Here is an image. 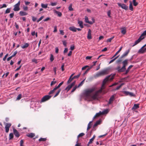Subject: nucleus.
Returning a JSON list of instances; mask_svg holds the SVG:
<instances>
[{
  "label": "nucleus",
  "instance_id": "obj_32",
  "mask_svg": "<svg viewBox=\"0 0 146 146\" xmlns=\"http://www.w3.org/2000/svg\"><path fill=\"white\" fill-rule=\"evenodd\" d=\"M108 112V109H106L103 111L102 112H101V113L102 115H103L105 114H107Z\"/></svg>",
  "mask_w": 146,
  "mask_h": 146
},
{
  "label": "nucleus",
  "instance_id": "obj_6",
  "mask_svg": "<svg viewBox=\"0 0 146 146\" xmlns=\"http://www.w3.org/2000/svg\"><path fill=\"white\" fill-rule=\"evenodd\" d=\"M20 1H19L17 3L14 5L13 10L15 11H18L20 10Z\"/></svg>",
  "mask_w": 146,
  "mask_h": 146
},
{
  "label": "nucleus",
  "instance_id": "obj_17",
  "mask_svg": "<svg viewBox=\"0 0 146 146\" xmlns=\"http://www.w3.org/2000/svg\"><path fill=\"white\" fill-rule=\"evenodd\" d=\"M129 50H128L127 51L125 52L121 56V58H124L127 56L129 52Z\"/></svg>",
  "mask_w": 146,
  "mask_h": 146
},
{
  "label": "nucleus",
  "instance_id": "obj_14",
  "mask_svg": "<svg viewBox=\"0 0 146 146\" xmlns=\"http://www.w3.org/2000/svg\"><path fill=\"white\" fill-rule=\"evenodd\" d=\"M115 70H117L118 72H123L125 71L122 68V67L121 68L120 66H118L115 68Z\"/></svg>",
  "mask_w": 146,
  "mask_h": 146
},
{
  "label": "nucleus",
  "instance_id": "obj_15",
  "mask_svg": "<svg viewBox=\"0 0 146 146\" xmlns=\"http://www.w3.org/2000/svg\"><path fill=\"white\" fill-rule=\"evenodd\" d=\"M13 133L15 136L17 137H19L20 136V135L17 131L15 129H13Z\"/></svg>",
  "mask_w": 146,
  "mask_h": 146
},
{
  "label": "nucleus",
  "instance_id": "obj_52",
  "mask_svg": "<svg viewBox=\"0 0 146 146\" xmlns=\"http://www.w3.org/2000/svg\"><path fill=\"white\" fill-rule=\"evenodd\" d=\"M119 56H116L115 58H114L113 59L111 60L109 62V63L110 64V63L113 62L117 58H118Z\"/></svg>",
  "mask_w": 146,
  "mask_h": 146
},
{
  "label": "nucleus",
  "instance_id": "obj_62",
  "mask_svg": "<svg viewBox=\"0 0 146 146\" xmlns=\"http://www.w3.org/2000/svg\"><path fill=\"white\" fill-rule=\"evenodd\" d=\"M62 42H63V44L65 46V47L66 46L67 42L66 41H65V40L63 41H62Z\"/></svg>",
  "mask_w": 146,
  "mask_h": 146
},
{
  "label": "nucleus",
  "instance_id": "obj_59",
  "mask_svg": "<svg viewBox=\"0 0 146 146\" xmlns=\"http://www.w3.org/2000/svg\"><path fill=\"white\" fill-rule=\"evenodd\" d=\"M107 14H108V16L109 17H111V15H111V11L110 10H109L108 11V12H107Z\"/></svg>",
  "mask_w": 146,
  "mask_h": 146
},
{
  "label": "nucleus",
  "instance_id": "obj_4",
  "mask_svg": "<svg viewBox=\"0 0 146 146\" xmlns=\"http://www.w3.org/2000/svg\"><path fill=\"white\" fill-rule=\"evenodd\" d=\"M146 35V31H145L141 35L139 38L138 39L135 41V44H133L132 46H133L137 44H138L139 42L140 41L143 39L144 38V36Z\"/></svg>",
  "mask_w": 146,
  "mask_h": 146
},
{
  "label": "nucleus",
  "instance_id": "obj_9",
  "mask_svg": "<svg viewBox=\"0 0 146 146\" xmlns=\"http://www.w3.org/2000/svg\"><path fill=\"white\" fill-rule=\"evenodd\" d=\"M105 88V85H103V84H102L101 89L98 91L100 93H101L102 92L103 94H105L107 92V91H106L105 90H103Z\"/></svg>",
  "mask_w": 146,
  "mask_h": 146
},
{
  "label": "nucleus",
  "instance_id": "obj_46",
  "mask_svg": "<svg viewBox=\"0 0 146 146\" xmlns=\"http://www.w3.org/2000/svg\"><path fill=\"white\" fill-rule=\"evenodd\" d=\"M114 36H113L110 38L108 39L107 40V42H111V40L114 38Z\"/></svg>",
  "mask_w": 146,
  "mask_h": 146
},
{
  "label": "nucleus",
  "instance_id": "obj_37",
  "mask_svg": "<svg viewBox=\"0 0 146 146\" xmlns=\"http://www.w3.org/2000/svg\"><path fill=\"white\" fill-rule=\"evenodd\" d=\"M22 95L21 94H19L16 100H20L22 98Z\"/></svg>",
  "mask_w": 146,
  "mask_h": 146
},
{
  "label": "nucleus",
  "instance_id": "obj_48",
  "mask_svg": "<svg viewBox=\"0 0 146 146\" xmlns=\"http://www.w3.org/2000/svg\"><path fill=\"white\" fill-rule=\"evenodd\" d=\"M78 88V86H77V85H76L73 88L72 90L71 91V92L72 93L74 92L76 90V89Z\"/></svg>",
  "mask_w": 146,
  "mask_h": 146
},
{
  "label": "nucleus",
  "instance_id": "obj_28",
  "mask_svg": "<svg viewBox=\"0 0 146 146\" xmlns=\"http://www.w3.org/2000/svg\"><path fill=\"white\" fill-rule=\"evenodd\" d=\"M29 44L28 43H25L23 45L21 46V47L22 48L24 49L28 47Z\"/></svg>",
  "mask_w": 146,
  "mask_h": 146
},
{
  "label": "nucleus",
  "instance_id": "obj_13",
  "mask_svg": "<svg viewBox=\"0 0 146 146\" xmlns=\"http://www.w3.org/2000/svg\"><path fill=\"white\" fill-rule=\"evenodd\" d=\"M146 46V44L144 45L138 51V52L139 53H144L145 52V51L146 50V47L144 49L143 48Z\"/></svg>",
  "mask_w": 146,
  "mask_h": 146
},
{
  "label": "nucleus",
  "instance_id": "obj_47",
  "mask_svg": "<svg viewBox=\"0 0 146 146\" xmlns=\"http://www.w3.org/2000/svg\"><path fill=\"white\" fill-rule=\"evenodd\" d=\"M84 80H83L78 85V87H79L80 86H81L84 83Z\"/></svg>",
  "mask_w": 146,
  "mask_h": 146
},
{
  "label": "nucleus",
  "instance_id": "obj_27",
  "mask_svg": "<svg viewBox=\"0 0 146 146\" xmlns=\"http://www.w3.org/2000/svg\"><path fill=\"white\" fill-rule=\"evenodd\" d=\"M102 115L101 113V112L100 111L99 112L97 113L94 117V119H95V118H96L97 117H98L100 116L101 115Z\"/></svg>",
  "mask_w": 146,
  "mask_h": 146
},
{
  "label": "nucleus",
  "instance_id": "obj_49",
  "mask_svg": "<svg viewBox=\"0 0 146 146\" xmlns=\"http://www.w3.org/2000/svg\"><path fill=\"white\" fill-rule=\"evenodd\" d=\"M17 53V51H15L14 52H12V53H13V55L11 56H12L13 57L14 56H15L16 55V54Z\"/></svg>",
  "mask_w": 146,
  "mask_h": 146
},
{
  "label": "nucleus",
  "instance_id": "obj_63",
  "mask_svg": "<svg viewBox=\"0 0 146 146\" xmlns=\"http://www.w3.org/2000/svg\"><path fill=\"white\" fill-rule=\"evenodd\" d=\"M8 54H7L5 56V57L3 58V60L4 61H5L6 58H7V56H8Z\"/></svg>",
  "mask_w": 146,
  "mask_h": 146
},
{
  "label": "nucleus",
  "instance_id": "obj_30",
  "mask_svg": "<svg viewBox=\"0 0 146 146\" xmlns=\"http://www.w3.org/2000/svg\"><path fill=\"white\" fill-rule=\"evenodd\" d=\"M78 24L79 25L80 27L81 28H83V22L82 21H79L78 22Z\"/></svg>",
  "mask_w": 146,
  "mask_h": 146
},
{
  "label": "nucleus",
  "instance_id": "obj_36",
  "mask_svg": "<svg viewBox=\"0 0 146 146\" xmlns=\"http://www.w3.org/2000/svg\"><path fill=\"white\" fill-rule=\"evenodd\" d=\"M130 4L129 6V9L130 10L132 11L133 10V6L131 2V1H130Z\"/></svg>",
  "mask_w": 146,
  "mask_h": 146
},
{
  "label": "nucleus",
  "instance_id": "obj_39",
  "mask_svg": "<svg viewBox=\"0 0 146 146\" xmlns=\"http://www.w3.org/2000/svg\"><path fill=\"white\" fill-rule=\"evenodd\" d=\"M133 3L134 6H136L138 5V3L136 2V0H133Z\"/></svg>",
  "mask_w": 146,
  "mask_h": 146
},
{
  "label": "nucleus",
  "instance_id": "obj_53",
  "mask_svg": "<svg viewBox=\"0 0 146 146\" xmlns=\"http://www.w3.org/2000/svg\"><path fill=\"white\" fill-rule=\"evenodd\" d=\"M74 79L73 78H71V77H70L68 80L67 81V83L69 84L72 81L73 79Z\"/></svg>",
  "mask_w": 146,
  "mask_h": 146
},
{
  "label": "nucleus",
  "instance_id": "obj_7",
  "mask_svg": "<svg viewBox=\"0 0 146 146\" xmlns=\"http://www.w3.org/2000/svg\"><path fill=\"white\" fill-rule=\"evenodd\" d=\"M51 96L48 95H46L43 97L41 100V102H44L49 100L51 97Z\"/></svg>",
  "mask_w": 146,
  "mask_h": 146
},
{
  "label": "nucleus",
  "instance_id": "obj_12",
  "mask_svg": "<svg viewBox=\"0 0 146 146\" xmlns=\"http://www.w3.org/2000/svg\"><path fill=\"white\" fill-rule=\"evenodd\" d=\"M123 93L126 95H129L131 97H135V95L133 93L129 92L127 91H124Z\"/></svg>",
  "mask_w": 146,
  "mask_h": 146
},
{
  "label": "nucleus",
  "instance_id": "obj_21",
  "mask_svg": "<svg viewBox=\"0 0 146 146\" xmlns=\"http://www.w3.org/2000/svg\"><path fill=\"white\" fill-rule=\"evenodd\" d=\"M88 38L90 39L91 38V31L90 29H89L87 36Z\"/></svg>",
  "mask_w": 146,
  "mask_h": 146
},
{
  "label": "nucleus",
  "instance_id": "obj_10",
  "mask_svg": "<svg viewBox=\"0 0 146 146\" xmlns=\"http://www.w3.org/2000/svg\"><path fill=\"white\" fill-rule=\"evenodd\" d=\"M5 125V131L6 133H8L9 131V128L11 125V124L9 123H6Z\"/></svg>",
  "mask_w": 146,
  "mask_h": 146
},
{
  "label": "nucleus",
  "instance_id": "obj_40",
  "mask_svg": "<svg viewBox=\"0 0 146 146\" xmlns=\"http://www.w3.org/2000/svg\"><path fill=\"white\" fill-rule=\"evenodd\" d=\"M72 4H70L68 7V9L70 11H73V9L72 7Z\"/></svg>",
  "mask_w": 146,
  "mask_h": 146
},
{
  "label": "nucleus",
  "instance_id": "obj_61",
  "mask_svg": "<svg viewBox=\"0 0 146 146\" xmlns=\"http://www.w3.org/2000/svg\"><path fill=\"white\" fill-rule=\"evenodd\" d=\"M14 16V13H11L9 15V16H10V18H12Z\"/></svg>",
  "mask_w": 146,
  "mask_h": 146
},
{
  "label": "nucleus",
  "instance_id": "obj_50",
  "mask_svg": "<svg viewBox=\"0 0 146 146\" xmlns=\"http://www.w3.org/2000/svg\"><path fill=\"white\" fill-rule=\"evenodd\" d=\"M63 82H62L60 83L57 86H56L57 89L59 88L60 86L63 84Z\"/></svg>",
  "mask_w": 146,
  "mask_h": 146
},
{
  "label": "nucleus",
  "instance_id": "obj_42",
  "mask_svg": "<svg viewBox=\"0 0 146 146\" xmlns=\"http://www.w3.org/2000/svg\"><path fill=\"white\" fill-rule=\"evenodd\" d=\"M47 139L46 138H40V139H39V141H45Z\"/></svg>",
  "mask_w": 146,
  "mask_h": 146
},
{
  "label": "nucleus",
  "instance_id": "obj_60",
  "mask_svg": "<svg viewBox=\"0 0 146 146\" xmlns=\"http://www.w3.org/2000/svg\"><path fill=\"white\" fill-rule=\"evenodd\" d=\"M64 64H63L61 66V70L62 71H63L64 70Z\"/></svg>",
  "mask_w": 146,
  "mask_h": 146
},
{
  "label": "nucleus",
  "instance_id": "obj_34",
  "mask_svg": "<svg viewBox=\"0 0 146 146\" xmlns=\"http://www.w3.org/2000/svg\"><path fill=\"white\" fill-rule=\"evenodd\" d=\"M72 86L70 84L66 88L65 90H67V91H68L72 87Z\"/></svg>",
  "mask_w": 146,
  "mask_h": 146
},
{
  "label": "nucleus",
  "instance_id": "obj_38",
  "mask_svg": "<svg viewBox=\"0 0 146 146\" xmlns=\"http://www.w3.org/2000/svg\"><path fill=\"white\" fill-rule=\"evenodd\" d=\"M61 91V89H59V90H58V91H57V93H56L55 95L54 96V97L55 98L60 93Z\"/></svg>",
  "mask_w": 146,
  "mask_h": 146
},
{
  "label": "nucleus",
  "instance_id": "obj_41",
  "mask_svg": "<svg viewBox=\"0 0 146 146\" xmlns=\"http://www.w3.org/2000/svg\"><path fill=\"white\" fill-rule=\"evenodd\" d=\"M85 135V134L83 133H80L79 134L77 137L78 138L79 137H81Z\"/></svg>",
  "mask_w": 146,
  "mask_h": 146
},
{
  "label": "nucleus",
  "instance_id": "obj_29",
  "mask_svg": "<svg viewBox=\"0 0 146 146\" xmlns=\"http://www.w3.org/2000/svg\"><path fill=\"white\" fill-rule=\"evenodd\" d=\"M41 7L43 8L46 9L47 7L48 4H44L43 3L41 4Z\"/></svg>",
  "mask_w": 146,
  "mask_h": 146
},
{
  "label": "nucleus",
  "instance_id": "obj_55",
  "mask_svg": "<svg viewBox=\"0 0 146 146\" xmlns=\"http://www.w3.org/2000/svg\"><path fill=\"white\" fill-rule=\"evenodd\" d=\"M44 17V16H41L37 21V22H39L40 21H41Z\"/></svg>",
  "mask_w": 146,
  "mask_h": 146
},
{
  "label": "nucleus",
  "instance_id": "obj_24",
  "mask_svg": "<svg viewBox=\"0 0 146 146\" xmlns=\"http://www.w3.org/2000/svg\"><path fill=\"white\" fill-rule=\"evenodd\" d=\"M19 14L21 16H25L27 15V13L23 11H21L19 12Z\"/></svg>",
  "mask_w": 146,
  "mask_h": 146
},
{
  "label": "nucleus",
  "instance_id": "obj_11",
  "mask_svg": "<svg viewBox=\"0 0 146 146\" xmlns=\"http://www.w3.org/2000/svg\"><path fill=\"white\" fill-rule=\"evenodd\" d=\"M117 4L119 7H121L122 8L127 10L128 9V7L126 5L124 4H121L120 3H118Z\"/></svg>",
  "mask_w": 146,
  "mask_h": 146
},
{
  "label": "nucleus",
  "instance_id": "obj_58",
  "mask_svg": "<svg viewBox=\"0 0 146 146\" xmlns=\"http://www.w3.org/2000/svg\"><path fill=\"white\" fill-rule=\"evenodd\" d=\"M33 62H35L36 64H37V59H33L32 60Z\"/></svg>",
  "mask_w": 146,
  "mask_h": 146
},
{
  "label": "nucleus",
  "instance_id": "obj_44",
  "mask_svg": "<svg viewBox=\"0 0 146 146\" xmlns=\"http://www.w3.org/2000/svg\"><path fill=\"white\" fill-rule=\"evenodd\" d=\"M13 135L12 133H10L9 135V139H13Z\"/></svg>",
  "mask_w": 146,
  "mask_h": 146
},
{
  "label": "nucleus",
  "instance_id": "obj_23",
  "mask_svg": "<svg viewBox=\"0 0 146 146\" xmlns=\"http://www.w3.org/2000/svg\"><path fill=\"white\" fill-rule=\"evenodd\" d=\"M69 29L73 32H75L76 31V28L74 27H70L69 28Z\"/></svg>",
  "mask_w": 146,
  "mask_h": 146
},
{
  "label": "nucleus",
  "instance_id": "obj_57",
  "mask_svg": "<svg viewBox=\"0 0 146 146\" xmlns=\"http://www.w3.org/2000/svg\"><path fill=\"white\" fill-rule=\"evenodd\" d=\"M56 81H52L51 82L50 86H51L55 84L56 83Z\"/></svg>",
  "mask_w": 146,
  "mask_h": 146
},
{
  "label": "nucleus",
  "instance_id": "obj_25",
  "mask_svg": "<svg viewBox=\"0 0 146 146\" xmlns=\"http://www.w3.org/2000/svg\"><path fill=\"white\" fill-rule=\"evenodd\" d=\"M57 89L55 87V88H54L53 90H51L50 91L49 93L48 94L49 95L51 94H53L55 91V90H56Z\"/></svg>",
  "mask_w": 146,
  "mask_h": 146
},
{
  "label": "nucleus",
  "instance_id": "obj_45",
  "mask_svg": "<svg viewBox=\"0 0 146 146\" xmlns=\"http://www.w3.org/2000/svg\"><path fill=\"white\" fill-rule=\"evenodd\" d=\"M55 13L58 14V15L59 16V17H61L62 15V13L61 12H59V11H55Z\"/></svg>",
  "mask_w": 146,
  "mask_h": 146
},
{
  "label": "nucleus",
  "instance_id": "obj_31",
  "mask_svg": "<svg viewBox=\"0 0 146 146\" xmlns=\"http://www.w3.org/2000/svg\"><path fill=\"white\" fill-rule=\"evenodd\" d=\"M85 22L88 23L89 24H91L90 22L88 20V19L87 16H85Z\"/></svg>",
  "mask_w": 146,
  "mask_h": 146
},
{
  "label": "nucleus",
  "instance_id": "obj_54",
  "mask_svg": "<svg viewBox=\"0 0 146 146\" xmlns=\"http://www.w3.org/2000/svg\"><path fill=\"white\" fill-rule=\"evenodd\" d=\"M20 146H23L24 141L23 140H21L20 142Z\"/></svg>",
  "mask_w": 146,
  "mask_h": 146
},
{
  "label": "nucleus",
  "instance_id": "obj_8",
  "mask_svg": "<svg viewBox=\"0 0 146 146\" xmlns=\"http://www.w3.org/2000/svg\"><path fill=\"white\" fill-rule=\"evenodd\" d=\"M122 64H123L122 68L125 71L126 69V66L128 64V60L127 59L123 61Z\"/></svg>",
  "mask_w": 146,
  "mask_h": 146
},
{
  "label": "nucleus",
  "instance_id": "obj_5",
  "mask_svg": "<svg viewBox=\"0 0 146 146\" xmlns=\"http://www.w3.org/2000/svg\"><path fill=\"white\" fill-rule=\"evenodd\" d=\"M99 92L97 91L93 94H92V100H98L99 98Z\"/></svg>",
  "mask_w": 146,
  "mask_h": 146
},
{
  "label": "nucleus",
  "instance_id": "obj_3",
  "mask_svg": "<svg viewBox=\"0 0 146 146\" xmlns=\"http://www.w3.org/2000/svg\"><path fill=\"white\" fill-rule=\"evenodd\" d=\"M108 74V70L107 69H105L97 73L96 74V76L98 77L104 76L107 74Z\"/></svg>",
  "mask_w": 146,
  "mask_h": 146
},
{
  "label": "nucleus",
  "instance_id": "obj_56",
  "mask_svg": "<svg viewBox=\"0 0 146 146\" xmlns=\"http://www.w3.org/2000/svg\"><path fill=\"white\" fill-rule=\"evenodd\" d=\"M80 74L76 76H74L73 77V78L74 79H75V78H79L80 77Z\"/></svg>",
  "mask_w": 146,
  "mask_h": 146
},
{
  "label": "nucleus",
  "instance_id": "obj_26",
  "mask_svg": "<svg viewBox=\"0 0 146 146\" xmlns=\"http://www.w3.org/2000/svg\"><path fill=\"white\" fill-rule=\"evenodd\" d=\"M57 89L55 87V88H54L53 90H51L50 91L49 93L48 94L49 95L51 94H53L55 91V90H56Z\"/></svg>",
  "mask_w": 146,
  "mask_h": 146
},
{
  "label": "nucleus",
  "instance_id": "obj_33",
  "mask_svg": "<svg viewBox=\"0 0 146 146\" xmlns=\"http://www.w3.org/2000/svg\"><path fill=\"white\" fill-rule=\"evenodd\" d=\"M91 121H90L88 124L87 130H88L91 127Z\"/></svg>",
  "mask_w": 146,
  "mask_h": 146
},
{
  "label": "nucleus",
  "instance_id": "obj_2",
  "mask_svg": "<svg viewBox=\"0 0 146 146\" xmlns=\"http://www.w3.org/2000/svg\"><path fill=\"white\" fill-rule=\"evenodd\" d=\"M115 75V74H114L112 75H110L106 77L103 81L102 84H103V85H105V84L109 80H113V79Z\"/></svg>",
  "mask_w": 146,
  "mask_h": 146
},
{
  "label": "nucleus",
  "instance_id": "obj_22",
  "mask_svg": "<svg viewBox=\"0 0 146 146\" xmlns=\"http://www.w3.org/2000/svg\"><path fill=\"white\" fill-rule=\"evenodd\" d=\"M121 33L123 34H125L126 32V29L125 27H123L121 29Z\"/></svg>",
  "mask_w": 146,
  "mask_h": 146
},
{
  "label": "nucleus",
  "instance_id": "obj_20",
  "mask_svg": "<svg viewBox=\"0 0 146 146\" xmlns=\"http://www.w3.org/2000/svg\"><path fill=\"white\" fill-rule=\"evenodd\" d=\"M101 119H100L99 120H98L96 121L93 127H95L97 126L98 125H100L101 123Z\"/></svg>",
  "mask_w": 146,
  "mask_h": 146
},
{
  "label": "nucleus",
  "instance_id": "obj_18",
  "mask_svg": "<svg viewBox=\"0 0 146 146\" xmlns=\"http://www.w3.org/2000/svg\"><path fill=\"white\" fill-rule=\"evenodd\" d=\"M114 98V95H112L111 96L109 100V102L108 103V104H111Z\"/></svg>",
  "mask_w": 146,
  "mask_h": 146
},
{
  "label": "nucleus",
  "instance_id": "obj_16",
  "mask_svg": "<svg viewBox=\"0 0 146 146\" xmlns=\"http://www.w3.org/2000/svg\"><path fill=\"white\" fill-rule=\"evenodd\" d=\"M139 104H135L133 106L132 108V110L133 111H134L135 110L139 108Z\"/></svg>",
  "mask_w": 146,
  "mask_h": 146
},
{
  "label": "nucleus",
  "instance_id": "obj_64",
  "mask_svg": "<svg viewBox=\"0 0 146 146\" xmlns=\"http://www.w3.org/2000/svg\"><path fill=\"white\" fill-rule=\"evenodd\" d=\"M78 140L76 142V144L75 145V146H81V143H78Z\"/></svg>",
  "mask_w": 146,
  "mask_h": 146
},
{
  "label": "nucleus",
  "instance_id": "obj_35",
  "mask_svg": "<svg viewBox=\"0 0 146 146\" xmlns=\"http://www.w3.org/2000/svg\"><path fill=\"white\" fill-rule=\"evenodd\" d=\"M54 59V58L53 55L52 54H51L50 55V60L51 62H52Z\"/></svg>",
  "mask_w": 146,
  "mask_h": 146
},
{
  "label": "nucleus",
  "instance_id": "obj_19",
  "mask_svg": "<svg viewBox=\"0 0 146 146\" xmlns=\"http://www.w3.org/2000/svg\"><path fill=\"white\" fill-rule=\"evenodd\" d=\"M26 136L28 137L32 138L35 136V134L34 133H31L27 134Z\"/></svg>",
  "mask_w": 146,
  "mask_h": 146
},
{
  "label": "nucleus",
  "instance_id": "obj_51",
  "mask_svg": "<svg viewBox=\"0 0 146 146\" xmlns=\"http://www.w3.org/2000/svg\"><path fill=\"white\" fill-rule=\"evenodd\" d=\"M91 66L89 68H88L87 70L85 71V72L84 73V75L85 74H87L88 72L89 71V70L91 69Z\"/></svg>",
  "mask_w": 146,
  "mask_h": 146
},
{
  "label": "nucleus",
  "instance_id": "obj_43",
  "mask_svg": "<svg viewBox=\"0 0 146 146\" xmlns=\"http://www.w3.org/2000/svg\"><path fill=\"white\" fill-rule=\"evenodd\" d=\"M11 8H9L7 9L5 11V13L7 14L9 13L10 12Z\"/></svg>",
  "mask_w": 146,
  "mask_h": 146
},
{
  "label": "nucleus",
  "instance_id": "obj_1",
  "mask_svg": "<svg viewBox=\"0 0 146 146\" xmlns=\"http://www.w3.org/2000/svg\"><path fill=\"white\" fill-rule=\"evenodd\" d=\"M81 96L86 101H91V88H88L84 90L81 95Z\"/></svg>",
  "mask_w": 146,
  "mask_h": 146
}]
</instances>
